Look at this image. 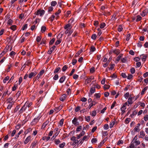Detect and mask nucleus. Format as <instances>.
<instances>
[{
    "label": "nucleus",
    "mask_w": 148,
    "mask_h": 148,
    "mask_svg": "<svg viewBox=\"0 0 148 148\" xmlns=\"http://www.w3.org/2000/svg\"><path fill=\"white\" fill-rule=\"evenodd\" d=\"M31 139V136H29L27 137L24 141L25 144H26Z\"/></svg>",
    "instance_id": "obj_8"
},
{
    "label": "nucleus",
    "mask_w": 148,
    "mask_h": 148,
    "mask_svg": "<svg viewBox=\"0 0 148 148\" xmlns=\"http://www.w3.org/2000/svg\"><path fill=\"white\" fill-rule=\"evenodd\" d=\"M63 107V106L61 105L59 106L56 107V108L55 109V110L57 112H58Z\"/></svg>",
    "instance_id": "obj_9"
},
{
    "label": "nucleus",
    "mask_w": 148,
    "mask_h": 148,
    "mask_svg": "<svg viewBox=\"0 0 148 148\" xmlns=\"http://www.w3.org/2000/svg\"><path fill=\"white\" fill-rule=\"evenodd\" d=\"M57 4V2L55 1H53L51 3V6H54Z\"/></svg>",
    "instance_id": "obj_24"
},
{
    "label": "nucleus",
    "mask_w": 148,
    "mask_h": 148,
    "mask_svg": "<svg viewBox=\"0 0 148 148\" xmlns=\"http://www.w3.org/2000/svg\"><path fill=\"white\" fill-rule=\"evenodd\" d=\"M123 143V141L122 140H119L117 144V145H119L120 144H122Z\"/></svg>",
    "instance_id": "obj_49"
},
{
    "label": "nucleus",
    "mask_w": 148,
    "mask_h": 148,
    "mask_svg": "<svg viewBox=\"0 0 148 148\" xmlns=\"http://www.w3.org/2000/svg\"><path fill=\"white\" fill-rule=\"evenodd\" d=\"M140 134L141 135L142 137H144L145 136V134L144 131H141L140 132Z\"/></svg>",
    "instance_id": "obj_52"
},
{
    "label": "nucleus",
    "mask_w": 148,
    "mask_h": 148,
    "mask_svg": "<svg viewBox=\"0 0 148 148\" xmlns=\"http://www.w3.org/2000/svg\"><path fill=\"white\" fill-rule=\"evenodd\" d=\"M15 54L16 53L14 51H12L10 53V55L11 57L14 56L15 55Z\"/></svg>",
    "instance_id": "obj_56"
},
{
    "label": "nucleus",
    "mask_w": 148,
    "mask_h": 148,
    "mask_svg": "<svg viewBox=\"0 0 148 148\" xmlns=\"http://www.w3.org/2000/svg\"><path fill=\"white\" fill-rule=\"evenodd\" d=\"M72 28V26H71L70 23H68L64 27L65 29H71Z\"/></svg>",
    "instance_id": "obj_6"
},
{
    "label": "nucleus",
    "mask_w": 148,
    "mask_h": 148,
    "mask_svg": "<svg viewBox=\"0 0 148 148\" xmlns=\"http://www.w3.org/2000/svg\"><path fill=\"white\" fill-rule=\"evenodd\" d=\"M9 79V77L7 76V77H6L5 78V79H3V82L4 83H5L6 82V81L8 80Z\"/></svg>",
    "instance_id": "obj_39"
},
{
    "label": "nucleus",
    "mask_w": 148,
    "mask_h": 148,
    "mask_svg": "<svg viewBox=\"0 0 148 148\" xmlns=\"http://www.w3.org/2000/svg\"><path fill=\"white\" fill-rule=\"evenodd\" d=\"M61 10L60 9H59L58 11L55 13V15L57 16H58V15L61 13Z\"/></svg>",
    "instance_id": "obj_42"
},
{
    "label": "nucleus",
    "mask_w": 148,
    "mask_h": 148,
    "mask_svg": "<svg viewBox=\"0 0 148 148\" xmlns=\"http://www.w3.org/2000/svg\"><path fill=\"white\" fill-rule=\"evenodd\" d=\"M113 52L117 55H118L120 52V50L118 49H116L112 51Z\"/></svg>",
    "instance_id": "obj_17"
},
{
    "label": "nucleus",
    "mask_w": 148,
    "mask_h": 148,
    "mask_svg": "<svg viewBox=\"0 0 148 148\" xmlns=\"http://www.w3.org/2000/svg\"><path fill=\"white\" fill-rule=\"evenodd\" d=\"M46 27L45 26H42V27L41 29V32L42 33H43L44 32H45V30H46Z\"/></svg>",
    "instance_id": "obj_41"
},
{
    "label": "nucleus",
    "mask_w": 148,
    "mask_h": 148,
    "mask_svg": "<svg viewBox=\"0 0 148 148\" xmlns=\"http://www.w3.org/2000/svg\"><path fill=\"white\" fill-rule=\"evenodd\" d=\"M21 92L20 91H18L16 95V97L18 98L21 95Z\"/></svg>",
    "instance_id": "obj_50"
},
{
    "label": "nucleus",
    "mask_w": 148,
    "mask_h": 148,
    "mask_svg": "<svg viewBox=\"0 0 148 148\" xmlns=\"http://www.w3.org/2000/svg\"><path fill=\"white\" fill-rule=\"evenodd\" d=\"M84 132L82 131L80 134H79L78 135H77V139H79L82 136L84 135Z\"/></svg>",
    "instance_id": "obj_15"
},
{
    "label": "nucleus",
    "mask_w": 148,
    "mask_h": 148,
    "mask_svg": "<svg viewBox=\"0 0 148 148\" xmlns=\"http://www.w3.org/2000/svg\"><path fill=\"white\" fill-rule=\"evenodd\" d=\"M96 114V111H95V110H94L92 112V113L91 114V115L92 116H95Z\"/></svg>",
    "instance_id": "obj_60"
},
{
    "label": "nucleus",
    "mask_w": 148,
    "mask_h": 148,
    "mask_svg": "<svg viewBox=\"0 0 148 148\" xmlns=\"http://www.w3.org/2000/svg\"><path fill=\"white\" fill-rule=\"evenodd\" d=\"M97 141V139L96 138H93L91 140V142L92 143H96Z\"/></svg>",
    "instance_id": "obj_44"
},
{
    "label": "nucleus",
    "mask_w": 148,
    "mask_h": 148,
    "mask_svg": "<svg viewBox=\"0 0 148 148\" xmlns=\"http://www.w3.org/2000/svg\"><path fill=\"white\" fill-rule=\"evenodd\" d=\"M68 67L66 65H65L63 66L62 68V71H65L67 69Z\"/></svg>",
    "instance_id": "obj_51"
},
{
    "label": "nucleus",
    "mask_w": 148,
    "mask_h": 148,
    "mask_svg": "<svg viewBox=\"0 0 148 148\" xmlns=\"http://www.w3.org/2000/svg\"><path fill=\"white\" fill-rule=\"evenodd\" d=\"M8 90H7L6 92H4V93L3 94V95L2 97V98H4L6 95L7 94H8Z\"/></svg>",
    "instance_id": "obj_29"
},
{
    "label": "nucleus",
    "mask_w": 148,
    "mask_h": 148,
    "mask_svg": "<svg viewBox=\"0 0 148 148\" xmlns=\"http://www.w3.org/2000/svg\"><path fill=\"white\" fill-rule=\"evenodd\" d=\"M137 139H138L137 135H136L134 137V138L133 139V140H132V142L131 143V144L130 145V147L131 148H134L135 147V145L134 144V143H133L135 142V141L137 140Z\"/></svg>",
    "instance_id": "obj_2"
},
{
    "label": "nucleus",
    "mask_w": 148,
    "mask_h": 148,
    "mask_svg": "<svg viewBox=\"0 0 148 148\" xmlns=\"http://www.w3.org/2000/svg\"><path fill=\"white\" fill-rule=\"evenodd\" d=\"M40 118L38 117L36 118H34L32 121L33 123L34 124H36L39 121Z\"/></svg>",
    "instance_id": "obj_11"
},
{
    "label": "nucleus",
    "mask_w": 148,
    "mask_h": 148,
    "mask_svg": "<svg viewBox=\"0 0 148 148\" xmlns=\"http://www.w3.org/2000/svg\"><path fill=\"white\" fill-rule=\"evenodd\" d=\"M130 36L131 34H129L127 35L126 38L127 41H128L129 40Z\"/></svg>",
    "instance_id": "obj_48"
},
{
    "label": "nucleus",
    "mask_w": 148,
    "mask_h": 148,
    "mask_svg": "<svg viewBox=\"0 0 148 148\" xmlns=\"http://www.w3.org/2000/svg\"><path fill=\"white\" fill-rule=\"evenodd\" d=\"M92 80V78L91 77H90L89 78H87L86 79V82H87V83H85V85H86L88 84Z\"/></svg>",
    "instance_id": "obj_19"
},
{
    "label": "nucleus",
    "mask_w": 148,
    "mask_h": 148,
    "mask_svg": "<svg viewBox=\"0 0 148 148\" xmlns=\"http://www.w3.org/2000/svg\"><path fill=\"white\" fill-rule=\"evenodd\" d=\"M41 36H38L37 37L36 41L38 42H39L41 40Z\"/></svg>",
    "instance_id": "obj_53"
},
{
    "label": "nucleus",
    "mask_w": 148,
    "mask_h": 148,
    "mask_svg": "<svg viewBox=\"0 0 148 148\" xmlns=\"http://www.w3.org/2000/svg\"><path fill=\"white\" fill-rule=\"evenodd\" d=\"M54 142L56 145H58L60 143V141L58 139H56L54 140Z\"/></svg>",
    "instance_id": "obj_38"
},
{
    "label": "nucleus",
    "mask_w": 148,
    "mask_h": 148,
    "mask_svg": "<svg viewBox=\"0 0 148 148\" xmlns=\"http://www.w3.org/2000/svg\"><path fill=\"white\" fill-rule=\"evenodd\" d=\"M148 87H146L145 88H144L143 90H142L141 94V95H143L144 94L145 92L147 89Z\"/></svg>",
    "instance_id": "obj_28"
},
{
    "label": "nucleus",
    "mask_w": 148,
    "mask_h": 148,
    "mask_svg": "<svg viewBox=\"0 0 148 148\" xmlns=\"http://www.w3.org/2000/svg\"><path fill=\"white\" fill-rule=\"evenodd\" d=\"M130 120L131 119L130 118H126L125 121V123L126 124H128L130 121Z\"/></svg>",
    "instance_id": "obj_37"
},
{
    "label": "nucleus",
    "mask_w": 148,
    "mask_h": 148,
    "mask_svg": "<svg viewBox=\"0 0 148 148\" xmlns=\"http://www.w3.org/2000/svg\"><path fill=\"white\" fill-rule=\"evenodd\" d=\"M127 103H125L123 105V106L121 108V109H123L124 110H125L126 109V106L127 105Z\"/></svg>",
    "instance_id": "obj_43"
},
{
    "label": "nucleus",
    "mask_w": 148,
    "mask_h": 148,
    "mask_svg": "<svg viewBox=\"0 0 148 148\" xmlns=\"http://www.w3.org/2000/svg\"><path fill=\"white\" fill-rule=\"evenodd\" d=\"M14 102L13 101L10 102L9 103V104L8 105L7 107V109H10L12 107V106L13 105Z\"/></svg>",
    "instance_id": "obj_10"
},
{
    "label": "nucleus",
    "mask_w": 148,
    "mask_h": 148,
    "mask_svg": "<svg viewBox=\"0 0 148 148\" xmlns=\"http://www.w3.org/2000/svg\"><path fill=\"white\" fill-rule=\"evenodd\" d=\"M137 114V112L136 111H134L133 113L130 115L131 118H133L134 116H135Z\"/></svg>",
    "instance_id": "obj_26"
},
{
    "label": "nucleus",
    "mask_w": 148,
    "mask_h": 148,
    "mask_svg": "<svg viewBox=\"0 0 148 148\" xmlns=\"http://www.w3.org/2000/svg\"><path fill=\"white\" fill-rule=\"evenodd\" d=\"M53 8L52 6L49 7L48 9V12H50L53 11Z\"/></svg>",
    "instance_id": "obj_57"
},
{
    "label": "nucleus",
    "mask_w": 148,
    "mask_h": 148,
    "mask_svg": "<svg viewBox=\"0 0 148 148\" xmlns=\"http://www.w3.org/2000/svg\"><path fill=\"white\" fill-rule=\"evenodd\" d=\"M83 51L82 50H80L79 51L75 54V56L76 57H78L79 56V55L80 54V53H81Z\"/></svg>",
    "instance_id": "obj_23"
},
{
    "label": "nucleus",
    "mask_w": 148,
    "mask_h": 148,
    "mask_svg": "<svg viewBox=\"0 0 148 148\" xmlns=\"http://www.w3.org/2000/svg\"><path fill=\"white\" fill-rule=\"evenodd\" d=\"M85 119L86 121L87 122H88L90 121V116H88L87 117H85Z\"/></svg>",
    "instance_id": "obj_58"
},
{
    "label": "nucleus",
    "mask_w": 148,
    "mask_h": 148,
    "mask_svg": "<svg viewBox=\"0 0 148 148\" xmlns=\"http://www.w3.org/2000/svg\"><path fill=\"white\" fill-rule=\"evenodd\" d=\"M142 19V17L139 15H138L137 16V19H136V21L138 22L140 21Z\"/></svg>",
    "instance_id": "obj_36"
},
{
    "label": "nucleus",
    "mask_w": 148,
    "mask_h": 148,
    "mask_svg": "<svg viewBox=\"0 0 148 148\" xmlns=\"http://www.w3.org/2000/svg\"><path fill=\"white\" fill-rule=\"evenodd\" d=\"M128 103L130 104H132L133 102H132V98L131 97V98H129L128 99V101H127Z\"/></svg>",
    "instance_id": "obj_31"
},
{
    "label": "nucleus",
    "mask_w": 148,
    "mask_h": 148,
    "mask_svg": "<svg viewBox=\"0 0 148 148\" xmlns=\"http://www.w3.org/2000/svg\"><path fill=\"white\" fill-rule=\"evenodd\" d=\"M66 97V95L65 94L62 95L61 97H60V100L62 101H64L65 100Z\"/></svg>",
    "instance_id": "obj_12"
},
{
    "label": "nucleus",
    "mask_w": 148,
    "mask_h": 148,
    "mask_svg": "<svg viewBox=\"0 0 148 148\" xmlns=\"http://www.w3.org/2000/svg\"><path fill=\"white\" fill-rule=\"evenodd\" d=\"M55 40V38H53V39L50 40L49 42V45H52L53 44Z\"/></svg>",
    "instance_id": "obj_33"
},
{
    "label": "nucleus",
    "mask_w": 148,
    "mask_h": 148,
    "mask_svg": "<svg viewBox=\"0 0 148 148\" xmlns=\"http://www.w3.org/2000/svg\"><path fill=\"white\" fill-rule=\"evenodd\" d=\"M77 119L75 117L74 119L72 121V123L75 126H77L79 125V123L77 121Z\"/></svg>",
    "instance_id": "obj_3"
},
{
    "label": "nucleus",
    "mask_w": 148,
    "mask_h": 148,
    "mask_svg": "<svg viewBox=\"0 0 148 148\" xmlns=\"http://www.w3.org/2000/svg\"><path fill=\"white\" fill-rule=\"evenodd\" d=\"M12 23H13L12 20L10 19H9L8 20V21L7 22V24H8L9 25H12Z\"/></svg>",
    "instance_id": "obj_34"
},
{
    "label": "nucleus",
    "mask_w": 148,
    "mask_h": 148,
    "mask_svg": "<svg viewBox=\"0 0 148 148\" xmlns=\"http://www.w3.org/2000/svg\"><path fill=\"white\" fill-rule=\"evenodd\" d=\"M94 96L97 98H99L101 96V94L100 93H95V94Z\"/></svg>",
    "instance_id": "obj_47"
},
{
    "label": "nucleus",
    "mask_w": 148,
    "mask_h": 148,
    "mask_svg": "<svg viewBox=\"0 0 148 148\" xmlns=\"http://www.w3.org/2000/svg\"><path fill=\"white\" fill-rule=\"evenodd\" d=\"M27 108V106L25 104L23 107L21 108L19 111V114L22 113L23 111H25Z\"/></svg>",
    "instance_id": "obj_4"
},
{
    "label": "nucleus",
    "mask_w": 148,
    "mask_h": 148,
    "mask_svg": "<svg viewBox=\"0 0 148 148\" xmlns=\"http://www.w3.org/2000/svg\"><path fill=\"white\" fill-rule=\"evenodd\" d=\"M115 65L114 64H111L110 65V67L109 68V70H112L114 68Z\"/></svg>",
    "instance_id": "obj_35"
},
{
    "label": "nucleus",
    "mask_w": 148,
    "mask_h": 148,
    "mask_svg": "<svg viewBox=\"0 0 148 148\" xmlns=\"http://www.w3.org/2000/svg\"><path fill=\"white\" fill-rule=\"evenodd\" d=\"M61 40H57V41L55 43V45H57L60 44L61 42Z\"/></svg>",
    "instance_id": "obj_55"
},
{
    "label": "nucleus",
    "mask_w": 148,
    "mask_h": 148,
    "mask_svg": "<svg viewBox=\"0 0 148 148\" xmlns=\"http://www.w3.org/2000/svg\"><path fill=\"white\" fill-rule=\"evenodd\" d=\"M95 91V87H92L91 88L90 92V95H91L92 94L94 93Z\"/></svg>",
    "instance_id": "obj_14"
},
{
    "label": "nucleus",
    "mask_w": 148,
    "mask_h": 148,
    "mask_svg": "<svg viewBox=\"0 0 148 148\" xmlns=\"http://www.w3.org/2000/svg\"><path fill=\"white\" fill-rule=\"evenodd\" d=\"M110 87V86L108 85L105 84L103 86L104 89L106 90L108 89Z\"/></svg>",
    "instance_id": "obj_27"
},
{
    "label": "nucleus",
    "mask_w": 148,
    "mask_h": 148,
    "mask_svg": "<svg viewBox=\"0 0 148 148\" xmlns=\"http://www.w3.org/2000/svg\"><path fill=\"white\" fill-rule=\"evenodd\" d=\"M60 70V67H58L56 68L54 71V73H56L58 72Z\"/></svg>",
    "instance_id": "obj_30"
},
{
    "label": "nucleus",
    "mask_w": 148,
    "mask_h": 148,
    "mask_svg": "<svg viewBox=\"0 0 148 148\" xmlns=\"http://www.w3.org/2000/svg\"><path fill=\"white\" fill-rule=\"evenodd\" d=\"M96 37L97 36L95 34H93L91 37L92 39L94 40H95Z\"/></svg>",
    "instance_id": "obj_46"
},
{
    "label": "nucleus",
    "mask_w": 148,
    "mask_h": 148,
    "mask_svg": "<svg viewBox=\"0 0 148 148\" xmlns=\"http://www.w3.org/2000/svg\"><path fill=\"white\" fill-rule=\"evenodd\" d=\"M49 121L48 120H47L45 123H44L42 125V128H45L46 125L49 123Z\"/></svg>",
    "instance_id": "obj_13"
},
{
    "label": "nucleus",
    "mask_w": 148,
    "mask_h": 148,
    "mask_svg": "<svg viewBox=\"0 0 148 148\" xmlns=\"http://www.w3.org/2000/svg\"><path fill=\"white\" fill-rule=\"evenodd\" d=\"M106 24L104 23H102L100 25V28L101 29H103L106 26Z\"/></svg>",
    "instance_id": "obj_22"
},
{
    "label": "nucleus",
    "mask_w": 148,
    "mask_h": 148,
    "mask_svg": "<svg viewBox=\"0 0 148 148\" xmlns=\"http://www.w3.org/2000/svg\"><path fill=\"white\" fill-rule=\"evenodd\" d=\"M137 125L134 128V130L136 132H138L139 130V126L140 125V124L139 123H138Z\"/></svg>",
    "instance_id": "obj_18"
},
{
    "label": "nucleus",
    "mask_w": 148,
    "mask_h": 148,
    "mask_svg": "<svg viewBox=\"0 0 148 148\" xmlns=\"http://www.w3.org/2000/svg\"><path fill=\"white\" fill-rule=\"evenodd\" d=\"M121 75L123 78H126L127 76L126 74L125 73H122L121 74Z\"/></svg>",
    "instance_id": "obj_59"
},
{
    "label": "nucleus",
    "mask_w": 148,
    "mask_h": 148,
    "mask_svg": "<svg viewBox=\"0 0 148 148\" xmlns=\"http://www.w3.org/2000/svg\"><path fill=\"white\" fill-rule=\"evenodd\" d=\"M80 107L79 106H77L75 109V112H77L80 110Z\"/></svg>",
    "instance_id": "obj_32"
},
{
    "label": "nucleus",
    "mask_w": 148,
    "mask_h": 148,
    "mask_svg": "<svg viewBox=\"0 0 148 148\" xmlns=\"http://www.w3.org/2000/svg\"><path fill=\"white\" fill-rule=\"evenodd\" d=\"M65 145V143H62L60 144L59 145V147L60 148H62Z\"/></svg>",
    "instance_id": "obj_54"
},
{
    "label": "nucleus",
    "mask_w": 148,
    "mask_h": 148,
    "mask_svg": "<svg viewBox=\"0 0 148 148\" xmlns=\"http://www.w3.org/2000/svg\"><path fill=\"white\" fill-rule=\"evenodd\" d=\"M23 132V130H21L19 131L18 133L16 135V137H15L16 138H17L18 137L19 135L20 134H21L22 132Z\"/></svg>",
    "instance_id": "obj_40"
},
{
    "label": "nucleus",
    "mask_w": 148,
    "mask_h": 148,
    "mask_svg": "<svg viewBox=\"0 0 148 148\" xmlns=\"http://www.w3.org/2000/svg\"><path fill=\"white\" fill-rule=\"evenodd\" d=\"M45 72V70H42L38 74L40 76L42 75Z\"/></svg>",
    "instance_id": "obj_63"
},
{
    "label": "nucleus",
    "mask_w": 148,
    "mask_h": 148,
    "mask_svg": "<svg viewBox=\"0 0 148 148\" xmlns=\"http://www.w3.org/2000/svg\"><path fill=\"white\" fill-rule=\"evenodd\" d=\"M65 78L66 77L64 76L60 78L59 80V82L61 83H63L64 82L65 79Z\"/></svg>",
    "instance_id": "obj_20"
},
{
    "label": "nucleus",
    "mask_w": 148,
    "mask_h": 148,
    "mask_svg": "<svg viewBox=\"0 0 148 148\" xmlns=\"http://www.w3.org/2000/svg\"><path fill=\"white\" fill-rule=\"evenodd\" d=\"M145 121H146L148 120V115H146L144 118Z\"/></svg>",
    "instance_id": "obj_64"
},
{
    "label": "nucleus",
    "mask_w": 148,
    "mask_h": 148,
    "mask_svg": "<svg viewBox=\"0 0 148 148\" xmlns=\"http://www.w3.org/2000/svg\"><path fill=\"white\" fill-rule=\"evenodd\" d=\"M37 74L36 72H31L29 75L28 77L29 78H32L33 77L35 76Z\"/></svg>",
    "instance_id": "obj_5"
},
{
    "label": "nucleus",
    "mask_w": 148,
    "mask_h": 148,
    "mask_svg": "<svg viewBox=\"0 0 148 148\" xmlns=\"http://www.w3.org/2000/svg\"><path fill=\"white\" fill-rule=\"evenodd\" d=\"M148 13V10L146 9L143 11L142 13H141L140 14L143 17L147 15Z\"/></svg>",
    "instance_id": "obj_7"
},
{
    "label": "nucleus",
    "mask_w": 148,
    "mask_h": 148,
    "mask_svg": "<svg viewBox=\"0 0 148 148\" xmlns=\"http://www.w3.org/2000/svg\"><path fill=\"white\" fill-rule=\"evenodd\" d=\"M133 143H134V144L135 147V146L139 145L140 144V142L139 140H137L133 142Z\"/></svg>",
    "instance_id": "obj_25"
},
{
    "label": "nucleus",
    "mask_w": 148,
    "mask_h": 148,
    "mask_svg": "<svg viewBox=\"0 0 148 148\" xmlns=\"http://www.w3.org/2000/svg\"><path fill=\"white\" fill-rule=\"evenodd\" d=\"M35 14L37 15H39L40 16H42L45 13V11L44 10L39 9L35 12Z\"/></svg>",
    "instance_id": "obj_1"
},
{
    "label": "nucleus",
    "mask_w": 148,
    "mask_h": 148,
    "mask_svg": "<svg viewBox=\"0 0 148 148\" xmlns=\"http://www.w3.org/2000/svg\"><path fill=\"white\" fill-rule=\"evenodd\" d=\"M16 26L15 25H13L10 28L12 30L14 31L16 29Z\"/></svg>",
    "instance_id": "obj_45"
},
{
    "label": "nucleus",
    "mask_w": 148,
    "mask_h": 148,
    "mask_svg": "<svg viewBox=\"0 0 148 148\" xmlns=\"http://www.w3.org/2000/svg\"><path fill=\"white\" fill-rule=\"evenodd\" d=\"M130 72L132 74H134L135 72V69L134 68H132L130 69Z\"/></svg>",
    "instance_id": "obj_61"
},
{
    "label": "nucleus",
    "mask_w": 148,
    "mask_h": 148,
    "mask_svg": "<svg viewBox=\"0 0 148 148\" xmlns=\"http://www.w3.org/2000/svg\"><path fill=\"white\" fill-rule=\"evenodd\" d=\"M143 56L142 58V61L144 62L146 60V58L147 57V55H144V54L140 56L141 58V56Z\"/></svg>",
    "instance_id": "obj_16"
},
{
    "label": "nucleus",
    "mask_w": 148,
    "mask_h": 148,
    "mask_svg": "<svg viewBox=\"0 0 148 148\" xmlns=\"http://www.w3.org/2000/svg\"><path fill=\"white\" fill-rule=\"evenodd\" d=\"M79 141L77 140H76L74 141H73V142H71V144L72 145H74L76 143H78L79 142Z\"/></svg>",
    "instance_id": "obj_21"
},
{
    "label": "nucleus",
    "mask_w": 148,
    "mask_h": 148,
    "mask_svg": "<svg viewBox=\"0 0 148 148\" xmlns=\"http://www.w3.org/2000/svg\"><path fill=\"white\" fill-rule=\"evenodd\" d=\"M109 128V125L108 124H105L104 126V129L105 130H107Z\"/></svg>",
    "instance_id": "obj_62"
}]
</instances>
